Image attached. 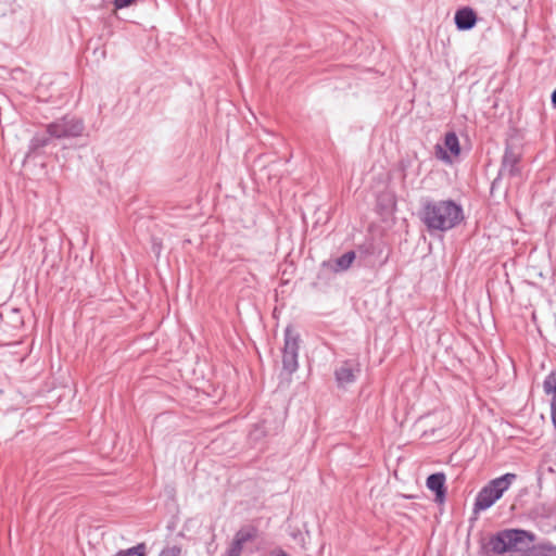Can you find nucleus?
<instances>
[{"instance_id": "f257e3e1", "label": "nucleus", "mask_w": 556, "mask_h": 556, "mask_svg": "<svg viewBox=\"0 0 556 556\" xmlns=\"http://www.w3.org/2000/svg\"><path fill=\"white\" fill-rule=\"evenodd\" d=\"M419 217L429 233L445 232L462 223L463 207L453 200L425 199L421 202Z\"/></svg>"}, {"instance_id": "f03ea898", "label": "nucleus", "mask_w": 556, "mask_h": 556, "mask_svg": "<svg viewBox=\"0 0 556 556\" xmlns=\"http://www.w3.org/2000/svg\"><path fill=\"white\" fill-rule=\"evenodd\" d=\"M534 540V534L522 529H505L491 535L486 547L495 555L522 551Z\"/></svg>"}, {"instance_id": "7ed1b4c3", "label": "nucleus", "mask_w": 556, "mask_h": 556, "mask_svg": "<svg viewBox=\"0 0 556 556\" xmlns=\"http://www.w3.org/2000/svg\"><path fill=\"white\" fill-rule=\"evenodd\" d=\"M516 478L517 476L515 473L507 472L484 485L476 496L473 505L475 513L490 508L503 496L504 492L508 490Z\"/></svg>"}, {"instance_id": "20e7f679", "label": "nucleus", "mask_w": 556, "mask_h": 556, "mask_svg": "<svg viewBox=\"0 0 556 556\" xmlns=\"http://www.w3.org/2000/svg\"><path fill=\"white\" fill-rule=\"evenodd\" d=\"M300 334L291 327L285 329V343L282 349V368L288 375L294 374L299 368Z\"/></svg>"}, {"instance_id": "39448f33", "label": "nucleus", "mask_w": 556, "mask_h": 556, "mask_svg": "<svg viewBox=\"0 0 556 556\" xmlns=\"http://www.w3.org/2000/svg\"><path fill=\"white\" fill-rule=\"evenodd\" d=\"M84 123L76 117L64 116L47 125V131L54 139L78 137L84 131Z\"/></svg>"}, {"instance_id": "423d86ee", "label": "nucleus", "mask_w": 556, "mask_h": 556, "mask_svg": "<svg viewBox=\"0 0 556 556\" xmlns=\"http://www.w3.org/2000/svg\"><path fill=\"white\" fill-rule=\"evenodd\" d=\"M521 152L511 144H506L498 176L492 182V190L502 176L516 177L520 175L521 169L519 163L521 161Z\"/></svg>"}, {"instance_id": "0eeeda50", "label": "nucleus", "mask_w": 556, "mask_h": 556, "mask_svg": "<svg viewBox=\"0 0 556 556\" xmlns=\"http://www.w3.org/2000/svg\"><path fill=\"white\" fill-rule=\"evenodd\" d=\"M361 371L358 362L354 359H346L336 368L334 377L339 387H345L356 380L357 374Z\"/></svg>"}, {"instance_id": "6e6552de", "label": "nucleus", "mask_w": 556, "mask_h": 556, "mask_svg": "<svg viewBox=\"0 0 556 556\" xmlns=\"http://www.w3.org/2000/svg\"><path fill=\"white\" fill-rule=\"evenodd\" d=\"M478 17L473 9L464 7L458 9L454 15V22L458 30H470L477 24Z\"/></svg>"}, {"instance_id": "1a4fd4ad", "label": "nucleus", "mask_w": 556, "mask_h": 556, "mask_svg": "<svg viewBox=\"0 0 556 556\" xmlns=\"http://www.w3.org/2000/svg\"><path fill=\"white\" fill-rule=\"evenodd\" d=\"M445 480L446 478L443 472H435L427 478L426 485L430 491L434 492L437 503H443L445 500Z\"/></svg>"}, {"instance_id": "9d476101", "label": "nucleus", "mask_w": 556, "mask_h": 556, "mask_svg": "<svg viewBox=\"0 0 556 556\" xmlns=\"http://www.w3.org/2000/svg\"><path fill=\"white\" fill-rule=\"evenodd\" d=\"M544 391L546 394H553L552 400V420L556 426V372H551L544 380Z\"/></svg>"}, {"instance_id": "9b49d317", "label": "nucleus", "mask_w": 556, "mask_h": 556, "mask_svg": "<svg viewBox=\"0 0 556 556\" xmlns=\"http://www.w3.org/2000/svg\"><path fill=\"white\" fill-rule=\"evenodd\" d=\"M52 139L54 138L47 130L45 132H36L29 141V152L36 153L38 150L47 147Z\"/></svg>"}, {"instance_id": "f8f14e48", "label": "nucleus", "mask_w": 556, "mask_h": 556, "mask_svg": "<svg viewBox=\"0 0 556 556\" xmlns=\"http://www.w3.org/2000/svg\"><path fill=\"white\" fill-rule=\"evenodd\" d=\"M1 318L8 320L13 328H20L24 324L22 313L18 308H10L4 314H1Z\"/></svg>"}, {"instance_id": "ddd939ff", "label": "nucleus", "mask_w": 556, "mask_h": 556, "mask_svg": "<svg viewBox=\"0 0 556 556\" xmlns=\"http://www.w3.org/2000/svg\"><path fill=\"white\" fill-rule=\"evenodd\" d=\"M356 255L354 251H349L344 254H342L340 257L336 260V271H343L351 267L353 261L355 260Z\"/></svg>"}, {"instance_id": "4468645a", "label": "nucleus", "mask_w": 556, "mask_h": 556, "mask_svg": "<svg viewBox=\"0 0 556 556\" xmlns=\"http://www.w3.org/2000/svg\"><path fill=\"white\" fill-rule=\"evenodd\" d=\"M445 148L455 156L460 152L459 140L455 132L451 131L444 138Z\"/></svg>"}, {"instance_id": "2eb2a0df", "label": "nucleus", "mask_w": 556, "mask_h": 556, "mask_svg": "<svg viewBox=\"0 0 556 556\" xmlns=\"http://www.w3.org/2000/svg\"><path fill=\"white\" fill-rule=\"evenodd\" d=\"M255 533H256V531L254 528L241 529L236 533L233 542H236L237 545H241L243 547V545L247 542H249L255 538Z\"/></svg>"}, {"instance_id": "dca6fc26", "label": "nucleus", "mask_w": 556, "mask_h": 556, "mask_svg": "<svg viewBox=\"0 0 556 556\" xmlns=\"http://www.w3.org/2000/svg\"><path fill=\"white\" fill-rule=\"evenodd\" d=\"M119 556H147L146 543H138L136 546L121 549Z\"/></svg>"}, {"instance_id": "f3484780", "label": "nucleus", "mask_w": 556, "mask_h": 556, "mask_svg": "<svg viewBox=\"0 0 556 556\" xmlns=\"http://www.w3.org/2000/svg\"><path fill=\"white\" fill-rule=\"evenodd\" d=\"M534 556H556V546L543 544L534 549Z\"/></svg>"}, {"instance_id": "a211bd4d", "label": "nucleus", "mask_w": 556, "mask_h": 556, "mask_svg": "<svg viewBox=\"0 0 556 556\" xmlns=\"http://www.w3.org/2000/svg\"><path fill=\"white\" fill-rule=\"evenodd\" d=\"M159 556H181V547L179 545L165 546Z\"/></svg>"}, {"instance_id": "6ab92c4d", "label": "nucleus", "mask_w": 556, "mask_h": 556, "mask_svg": "<svg viewBox=\"0 0 556 556\" xmlns=\"http://www.w3.org/2000/svg\"><path fill=\"white\" fill-rule=\"evenodd\" d=\"M137 0H113V5L116 10L128 8L136 3Z\"/></svg>"}, {"instance_id": "aec40b11", "label": "nucleus", "mask_w": 556, "mask_h": 556, "mask_svg": "<svg viewBox=\"0 0 556 556\" xmlns=\"http://www.w3.org/2000/svg\"><path fill=\"white\" fill-rule=\"evenodd\" d=\"M242 549L243 547L241 545H237V543L232 541L227 554L228 556H241Z\"/></svg>"}, {"instance_id": "412c9836", "label": "nucleus", "mask_w": 556, "mask_h": 556, "mask_svg": "<svg viewBox=\"0 0 556 556\" xmlns=\"http://www.w3.org/2000/svg\"><path fill=\"white\" fill-rule=\"evenodd\" d=\"M437 155L442 160H450L447 153L439 144L437 146Z\"/></svg>"}, {"instance_id": "4be33fe9", "label": "nucleus", "mask_w": 556, "mask_h": 556, "mask_svg": "<svg viewBox=\"0 0 556 556\" xmlns=\"http://www.w3.org/2000/svg\"><path fill=\"white\" fill-rule=\"evenodd\" d=\"M552 103H553L554 108H556V89L552 93Z\"/></svg>"}, {"instance_id": "5701e85b", "label": "nucleus", "mask_w": 556, "mask_h": 556, "mask_svg": "<svg viewBox=\"0 0 556 556\" xmlns=\"http://www.w3.org/2000/svg\"><path fill=\"white\" fill-rule=\"evenodd\" d=\"M276 556H289L286 552L280 551Z\"/></svg>"}]
</instances>
